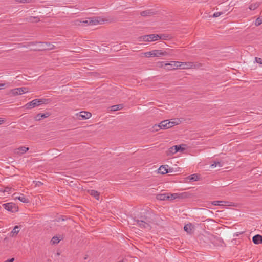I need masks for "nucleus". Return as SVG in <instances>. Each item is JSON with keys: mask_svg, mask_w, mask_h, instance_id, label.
<instances>
[{"mask_svg": "<svg viewBox=\"0 0 262 262\" xmlns=\"http://www.w3.org/2000/svg\"><path fill=\"white\" fill-rule=\"evenodd\" d=\"M146 57H160L162 56H166L170 55L171 53L170 52H167L165 50H154L149 52H145L144 53Z\"/></svg>", "mask_w": 262, "mask_h": 262, "instance_id": "f257e3e1", "label": "nucleus"}, {"mask_svg": "<svg viewBox=\"0 0 262 262\" xmlns=\"http://www.w3.org/2000/svg\"><path fill=\"white\" fill-rule=\"evenodd\" d=\"M103 21V19L100 17H93L85 20H76L75 21V24L77 25H80L81 24L89 25H96L98 24H102Z\"/></svg>", "mask_w": 262, "mask_h": 262, "instance_id": "f03ea898", "label": "nucleus"}, {"mask_svg": "<svg viewBox=\"0 0 262 262\" xmlns=\"http://www.w3.org/2000/svg\"><path fill=\"white\" fill-rule=\"evenodd\" d=\"M49 102V100L46 99H35L32 101L27 103L25 107L26 109H31L36 106H39L41 104H46Z\"/></svg>", "mask_w": 262, "mask_h": 262, "instance_id": "7ed1b4c3", "label": "nucleus"}, {"mask_svg": "<svg viewBox=\"0 0 262 262\" xmlns=\"http://www.w3.org/2000/svg\"><path fill=\"white\" fill-rule=\"evenodd\" d=\"M135 221L137 222V224L141 228H144L147 230L151 229V226L148 223V221L147 217H145L142 220H136Z\"/></svg>", "mask_w": 262, "mask_h": 262, "instance_id": "20e7f679", "label": "nucleus"}, {"mask_svg": "<svg viewBox=\"0 0 262 262\" xmlns=\"http://www.w3.org/2000/svg\"><path fill=\"white\" fill-rule=\"evenodd\" d=\"M157 36L158 34H152L149 35H146L138 37V40L139 41H153L157 40Z\"/></svg>", "mask_w": 262, "mask_h": 262, "instance_id": "39448f33", "label": "nucleus"}, {"mask_svg": "<svg viewBox=\"0 0 262 262\" xmlns=\"http://www.w3.org/2000/svg\"><path fill=\"white\" fill-rule=\"evenodd\" d=\"M3 207L7 210L11 212H15L18 211V207L13 203H7L3 204Z\"/></svg>", "mask_w": 262, "mask_h": 262, "instance_id": "423d86ee", "label": "nucleus"}, {"mask_svg": "<svg viewBox=\"0 0 262 262\" xmlns=\"http://www.w3.org/2000/svg\"><path fill=\"white\" fill-rule=\"evenodd\" d=\"M28 92V88L26 87L18 88L10 90V93L14 96L21 95Z\"/></svg>", "mask_w": 262, "mask_h": 262, "instance_id": "0eeeda50", "label": "nucleus"}, {"mask_svg": "<svg viewBox=\"0 0 262 262\" xmlns=\"http://www.w3.org/2000/svg\"><path fill=\"white\" fill-rule=\"evenodd\" d=\"M168 120H165L161 121L158 125H155L153 127L154 129L158 131L161 129H166L168 128Z\"/></svg>", "mask_w": 262, "mask_h": 262, "instance_id": "6e6552de", "label": "nucleus"}, {"mask_svg": "<svg viewBox=\"0 0 262 262\" xmlns=\"http://www.w3.org/2000/svg\"><path fill=\"white\" fill-rule=\"evenodd\" d=\"M37 43H38L40 46V50H50L54 49V46L50 42H38Z\"/></svg>", "mask_w": 262, "mask_h": 262, "instance_id": "1a4fd4ad", "label": "nucleus"}, {"mask_svg": "<svg viewBox=\"0 0 262 262\" xmlns=\"http://www.w3.org/2000/svg\"><path fill=\"white\" fill-rule=\"evenodd\" d=\"M183 62L179 61H172L169 63H165V66H171V68H168V70L176 69L178 68H182L183 66Z\"/></svg>", "mask_w": 262, "mask_h": 262, "instance_id": "9d476101", "label": "nucleus"}, {"mask_svg": "<svg viewBox=\"0 0 262 262\" xmlns=\"http://www.w3.org/2000/svg\"><path fill=\"white\" fill-rule=\"evenodd\" d=\"M172 168H169L167 165H161L158 169V173L162 174L172 172Z\"/></svg>", "mask_w": 262, "mask_h": 262, "instance_id": "9b49d317", "label": "nucleus"}, {"mask_svg": "<svg viewBox=\"0 0 262 262\" xmlns=\"http://www.w3.org/2000/svg\"><path fill=\"white\" fill-rule=\"evenodd\" d=\"M91 116V113L82 111L79 113L78 119L80 120H85L90 118Z\"/></svg>", "mask_w": 262, "mask_h": 262, "instance_id": "f8f14e48", "label": "nucleus"}, {"mask_svg": "<svg viewBox=\"0 0 262 262\" xmlns=\"http://www.w3.org/2000/svg\"><path fill=\"white\" fill-rule=\"evenodd\" d=\"M29 150L28 147H26L25 146L20 147L16 149H15L14 153L15 154L21 155L25 152H26Z\"/></svg>", "mask_w": 262, "mask_h": 262, "instance_id": "ddd939ff", "label": "nucleus"}, {"mask_svg": "<svg viewBox=\"0 0 262 262\" xmlns=\"http://www.w3.org/2000/svg\"><path fill=\"white\" fill-rule=\"evenodd\" d=\"M211 204L213 205L219 206H230L229 202L223 201H214L211 202Z\"/></svg>", "mask_w": 262, "mask_h": 262, "instance_id": "4468645a", "label": "nucleus"}, {"mask_svg": "<svg viewBox=\"0 0 262 262\" xmlns=\"http://www.w3.org/2000/svg\"><path fill=\"white\" fill-rule=\"evenodd\" d=\"M253 242L255 244H259L262 243V236L257 234L253 237Z\"/></svg>", "mask_w": 262, "mask_h": 262, "instance_id": "2eb2a0df", "label": "nucleus"}, {"mask_svg": "<svg viewBox=\"0 0 262 262\" xmlns=\"http://www.w3.org/2000/svg\"><path fill=\"white\" fill-rule=\"evenodd\" d=\"M180 120L178 119H172L170 121L168 120V128L174 126L176 125L179 124Z\"/></svg>", "mask_w": 262, "mask_h": 262, "instance_id": "dca6fc26", "label": "nucleus"}, {"mask_svg": "<svg viewBox=\"0 0 262 262\" xmlns=\"http://www.w3.org/2000/svg\"><path fill=\"white\" fill-rule=\"evenodd\" d=\"M49 116H50V114L48 113H46V114H38L36 116V117H35V119L37 121H40L43 118H47Z\"/></svg>", "mask_w": 262, "mask_h": 262, "instance_id": "f3484780", "label": "nucleus"}, {"mask_svg": "<svg viewBox=\"0 0 262 262\" xmlns=\"http://www.w3.org/2000/svg\"><path fill=\"white\" fill-rule=\"evenodd\" d=\"M176 147L175 146H173L169 148L168 150L166 151V154L167 156H172L173 154L177 152V149H176Z\"/></svg>", "mask_w": 262, "mask_h": 262, "instance_id": "a211bd4d", "label": "nucleus"}, {"mask_svg": "<svg viewBox=\"0 0 262 262\" xmlns=\"http://www.w3.org/2000/svg\"><path fill=\"white\" fill-rule=\"evenodd\" d=\"M15 199H18L20 202L25 203L29 202V200L28 198H26L24 194H21L19 196H15Z\"/></svg>", "mask_w": 262, "mask_h": 262, "instance_id": "6ab92c4d", "label": "nucleus"}, {"mask_svg": "<svg viewBox=\"0 0 262 262\" xmlns=\"http://www.w3.org/2000/svg\"><path fill=\"white\" fill-rule=\"evenodd\" d=\"M156 199L159 200L164 201L168 200V194H158L156 196Z\"/></svg>", "mask_w": 262, "mask_h": 262, "instance_id": "aec40b11", "label": "nucleus"}, {"mask_svg": "<svg viewBox=\"0 0 262 262\" xmlns=\"http://www.w3.org/2000/svg\"><path fill=\"white\" fill-rule=\"evenodd\" d=\"M169 39H170L169 35L166 34H158V37L157 36V40L159 39L168 40Z\"/></svg>", "mask_w": 262, "mask_h": 262, "instance_id": "412c9836", "label": "nucleus"}, {"mask_svg": "<svg viewBox=\"0 0 262 262\" xmlns=\"http://www.w3.org/2000/svg\"><path fill=\"white\" fill-rule=\"evenodd\" d=\"M187 179L190 181H196L199 180L200 176L198 174H193L188 177Z\"/></svg>", "mask_w": 262, "mask_h": 262, "instance_id": "4be33fe9", "label": "nucleus"}, {"mask_svg": "<svg viewBox=\"0 0 262 262\" xmlns=\"http://www.w3.org/2000/svg\"><path fill=\"white\" fill-rule=\"evenodd\" d=\"M123 107V104H117V105H114L112 106H111V111H116L118 110H120L122 109Z\"/></svg>", "mask_w": 262, "mask_h": 262, "instance_id": "5701e85b", "label": "nucleus"}, {"mask_svg": "<svg viewBox=\"0 0 262 262\" xmlns=\"http://www.w3.org/2000/svg\"><path fill=\"white\" fill-rule=\"evenodd\" d=\"M90 194L95 197L97 200H99V193L95 190H91L89 191Z\"/></svg>", "mask_w": 262, "mask_h": 262, "instance_id": "b1692460", "label": "nucleus"}, {"mask_svg": "<svg viewBox=\"0 0 262 262\" xmlns=\"http://www.w3.org/2000/svg\"><path fill=\"white\" fill-rule=\"evenodd\" d=\"M259 6V3L258 2H256L255 3L251 4L249 6V9L250 10H254L257 9Z\"/></svg>", "mask_w": 262, "mask_h": 262, "instance_id": "393cba45", "label": "nucleus"}, {"mask_svg": "<svg viewBox=\"0 0 262 262\" xmlns=\"http://www.w3.org/2000/svg\"><path fill=\"white\" fill-rule=\"evenodd\" d=\"M153 14V12L150 10H147L145 11H143L141 12L140 14L142 16H150Z\"/></svg>", "mask_w": 262, "mask_h": 262, "instance_id": "a878e982", "label": "nucleus"}, {"mask_svg": "<svg viewBox=\"0 0 262 262\" xmlns=\"http://www.w3.org/2000/svg\"><path fill=\"white\" fill-rule=\"evenodd\" d=\"M191 224H188L187 225H186L184 227V230L187 233H191V230H192V228H191Z\"/></svg>", "mask_w": 262, "mask_h": 262, "instance_id": "bb28decb", "label": "nucleus"}, {"mask_svg": "<svg viewBox=\"0 0 262 262\" xmlns=\"http://www.w3.org/2000/svg\"><path fill=\"white\" fill-rule=\"evenodd\" d=\"M183 66L182 67V69L191 68L193 67V63L191 62H183Z\"/></svg>", "mask_w": 262, "mask_h": 262, "instance_id": "cd10ccee", "label": "nucleus"}, {"mask_svg": "<svg viewBox=\"0 0 262 262\" xmlns=\"http://www.w3.org/2000/svg\"><path fill=\"white\" fill-rule=\"evenodd\" d=\"M180 194L178 193H173L170 195H168V200H173L176 198H179Z\"/></svg>", "mask_w": 262, "mask_h": 262, "instance_id": "c85d7f7f", "label": "nucleus"}, {"mask_svg": "<svg viewBox=\"0 0 262 262\" xmlns=\"http://www.w3.org/2000/svg\"><path fill=\"white\" fill-rule=\"evenodd\" d=\"M60 242V239H59V238L57 236H54L51 241V242L52 243V244H58L59 242Z\"/></svg>", "mask_w": 262, "mask_h": 262, "instance_id": "c756f323", "label": "nucleus"}, {"mask_svg": "<svg viewBox=\"0 0 262 262\" xmlns=\"http://www.w3.org/2000/svg\"><path fill=\"white\" fill-rule=\"evenodd\" d=\"M16 2L22 3H29L34 2L35 0H15Z\"/></svg>", "mask_w": 262, "mask_h": 262, "instance_id": "7c9ffc66", "label": "nucleus"}, {"mask_svg": "<svg viewBox=\"0 0 262 262\" xmlns=\"http://www.w3.org/2000/svg\"><path fill=\"white\" fill-rule=\"evenodd\" d=\"M19 227L18 226H15L11 231V234H17L19 232Z\"/></svg>", "mask_w": 262, "mask_h": 262, "instance_id": "2f4dec72", "label": "nucleus"}, {"mask_svg": "<svg viewBox=\"0 0 262 262\" xmlns=\"http://www.w3.org/2000/svg\"><path fill=\"white\" fill-rule=\"evenodd\" d=\"M262 24V18H260V17H258L256 20H255V25L256 26H259L260 25H261Z\"/></svg>", "mask_w": 262, "mask_h": 262, "instance_id": "473e14b6", "label": "nucleus"}, {"mask_svg": "<svg viewBox=\"0 0 262 262\" xmlns=\"http://www.w3.org/2000/svg\"><path fill=\"white\" fill-rule=\"evenodd\" d=\"M176 147V149H177V152L178 151H183L185 150L184 148H182L181 145H175Z\"/></svg>", "mask_w": 262, "mask_h": 262, "instance_id": "72a5a7b5", "label": "nucleus"}, {"mask_svg": "<svg viewBox=\"0 0 262 262\" xmlns=\"http://www.w3.org/2000/svg\"><path fill=\"white\" fill-rule=\"evenodd\" d=\"M255 61L256 62H257L260 64H262V58H258V57H255Z\"/></svg>", "mask_w": 262, "mask_h": 262, "instance_id": "f704fd0d", "label": "nucleus"}, {"mask_svg": "<svg viewBox=\"0 0 262 262\" xmlns=\"http://www.w3.org/2000/svg\"><path fill=\"white\" fill-rule=\"evenodd\" d=\"M223 13L222 12H215L213 15V17H219L220 16L221 14H222Z\"/></svg>", "mask_w": 262, "mask_h": 262, "instance_id": "c9c22d12", "label": "nucleus"}, {"mask_svg": "<svg viewBox=\"0 0 262 262\" xmlns=\"http://www.w3.org/2000/svg\"><path fill=\"white\" fill-rule=\"evenodd\" d=\"M215 163H216L217 166H219L220 167L223 166V163L221 161H215Z\"/></svg>", "mask_w": 262, "mask_h": 262, "instance_id": "e433bc0d", "label": "nucleus"}, {"mask_svg": "<svg viewBox=\"0 0 262 262\" xmlns=\"http://www.w3.org/2000/svg\"><path fill=\"white\" fill-rule=\"evenodd\" d=\"M210 167H211V168H214V167H217L216 163H215V162H214L212 164H211V165H210Z\"/></svg>", "mask_w": 262, "mask_h": 262, "instance_id": "4c0bfd02", "label": "nucleus"}, {"mask_svg": "<svg viewBox=\"0 0 262 262\" xmlns=\"http://www.w3.org/2000/svg\"><path fill=\"white\" fill-rule=\"evenodd\" d=\"M14 260V258H11V259H7L5 262H13Z\"/></svg>", "mask_w": 262, "mask_h": 262, "instance_id": "58836bf2", "label": "nucleus"}, {"mask_svg": "<svg viewBox=\"0 0 262 262\" xmlns=\"http://www.w3.org/2000/svg\"><path fill=\"white\" fill-rule=\"evenodd\" d=\"M41 185H42V183H41V182H39V181L37 182V183L36 184V185L38 186H40Z\"/></svg>", "mask_w": 262, "mask_h": 262, "instance_id": "ea45409f", "label": "nucleus"}, {"mask_svg": "<svg viewBox=\"0 0 262 262\" xmlns=\"http://www.w3.org/2000/svg\"><path fill=\"white\" fill-rule=\"evenodd\" d=\"M4 122V120L2 118H0V124H2Z\"/></svg>", "mask_w": 262, "mask_h": 262, "instance_id": "a19ab883", "label": "nucleus"}, {"mask_svg": "<svg viewBox=\"0 0 262 262\" xmlns=\"http://www.w3.org/2000/svg\"><path fill=\"white\" fill-rule=\"evenodd\" d=\"M33 19H36V21H38L39 20V18H37V17H33Z\"/></svg>", "mask_w": 262, "mask_h": 262, "instance_id": "79ce46f5", "label": "nucleus"}, {"mask_svg": "<svg viewBox=\"0 0 262 262\" xmlns=\"http://www.w3.org/2000/svg\"><path fill=\"white\" fill-rule=\"evenodd\" d=\"M1 88L5 85V84L0 83Z\"/></svg>", "mask_w": 262, "mask_h": 262, "instance_id": "37998d69", "label": "nucleus"}, {"mask_svg": "<svg viewBox=\"0 0 262 262\" xmlns=\"http://www.w3.org/2000/svg\"><path fill=\"white\" fill-rule=\"evenodd\" d=\"M165 67H166L167 69L168 70V68H171V66H165Z\"/></svg>", "mask_w": 262, "mask_h": 262, "instance_id": "c03bdc74", "label": "nucleus"}, {"mask_svg": "<svg viewBox=\"0 0 262 262\" xmlns=\"http://www.w3.org/2000/svg\"><path fill=\"white\" fill-rule=\"evenodd\" d=\"M118 262H123V260H120V261H119Z\"/></svg>", "mask_w": 262, "mask_h": 262, "instance_id": "a18cd8bd", "label": "nucleus"}]
</instances>
